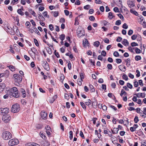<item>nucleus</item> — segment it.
<instances>
[{
	"label": "nucleus",
	"instance_id": "1",
	"mask_svg": "<svg viewBox=\"0 0 146 146\" xmlns=\"http://www.w3.org/2000/svg\"><path fill=\"white\" fill-rule=\"evenodd\" d=\"M7 93L10 96L15 98H19V96L20 93L18 92V90L16 87H14L10 88L7 92Z\"/></svg>",
	"mask_w": 146,
	"mask_h": 146
},
{
	"label": "nucleus",
	"instance_id": "2",
	"mask_svg": "<svg viewBox=\"0 0 146 146\" xmlns=\"http://www.w3.org/2000/svg\"><path fill=\"white\" fill-rule=\"evenodd\" d=\"M2 137L4 139L8 140L12 138V135L9 132L4 131L2 133Z\"/></svg>",
	"mask_w": 146,
	"mask_h": 146
},
{
	"label": "nucleus",
	"instance_id": "3",
	"mask_svg": "<svg viewBox=\"0 0 146 146\" xmlns=\"http://www.w3.org/2000/svg\"><path fill=\"white\" fill-rule=\"evenodd\" d=\"M20 105L17 104H15L13 105L11 109V112L13 113H16L20 110Z\"/></svg>",
	"mask_w": 146,
	"mask_h": 146
},
{
	"label": "nucleus",
	"instance_id": "4",
	"mask_svg": "<svg viewBox=\"0 0 146 146\" xmlns=\"http://www.w3.org/2000/svg\"><path fill=\"white\" fill-rule=\"evenodd\" d=\"M13 76L14 78V81L15 83H18L19 84L21 82L22 79V76H20L19 74H15L13 75Z\"/></svg>",
	"mask_w": 146,
	"mask_h": 146
},
{
	"label": "nucleus",
	"instance_id": "5",
	"mask_svg": "<svg viewBox=\"0 0 146 146\" xmlns=\"http://www.w3.org/2000/svg\"><path fill=\"white\" fill-rule=\"evenodd\" d=\"M77 33L78 37H79L85 35L84 31L81 27H78L77 31Z\"/></svg>",
	"mask_w": 146,
	"mask_h": 146
},
{
	"label": "nucleus",
	"instance_id": "6",
	"mask_svg": "<svg viewBox=\"0 0 146 146\" xmlns=\"http://www.w3.org/2000/svg\"><path fill=\"white\" fill-rule=\"evenodd\" d=\"M19 143V140L17 139L14 138L9 140L8 145L10 146H13L18 144Z\"/></svg>",
	"mask_w": 146,
	"mask_h": 146
},
{
	"label": "nucleus",
	"instance_id": "7",
	"mask_svg": "<svg viewBox=\"0 0 146 146\" xmlns=\"http://www.w3.org/2000/svg\"><path fill=\"white\" fill-rule=\"evenodd\" d=\"M10 117L7 114L6 115L3 116L2 119L3 120L5 123H7L10 120Z\"/></svg>",
	"mask_w": 146,
	"mask_h": 146
},
{
	"label": "nucleus",
	"instance_id": "8",
	"mask_svg": "<svg viewBox=\"0 0 146 146\" xmlns=\"http://www.w3.org/2000/svg\"><path fill=\"white\" fill-rule=\"evenodd\" d=\"M9 108H2V115H6L9 112Z\"/></svg>",
	"mask_w": 146,
	"mask_h": 146
},
{
	"label": "nucleus",
	"instance_id": "9",
	"mask_svg": "<svg viewBox=\"0 0 146 146\" xmlns=\"http://www.w3.org/2000/svg\"><path fill=\"white\" fill-rule=\"evenodd\" d=\"M127 4L129 8H131L132 7H133L135 6V5L134 3L131 1H128L127 2Z\"/></svg>",
	"mask_w": 146,
	"mask_h": 146
},
{
	"label": "nucleus",
	"instance_id": "10",
	"mask_svg": "<svg viewBox=\"0 0 146 146\" xmlns=\"http://www.w3.org/2000/svg\"><path fill=\"white\" fill-rule=\"evenodd\" d=\"M40 115L43 119H46L47 118V113L44 111H42L40 113Z\"/></svg>",
	"mask_w": 146,
	"mask_h": 146
},
{
	"label": "nucleus",
	"instance_id": "11",
	"mask_svg": "<svg viewBox=\"0 0 146 146\" xmlns=\"http://www.w3.org/2000/svg\"><path fill=\"white\" fill-rule=\"evenodd\" d=\"M5 87V85L4 83H2L0 84V93L3 91Z\"/></svg>",
	"mask_w": 146,
	"mask_h": 146
},
{
	"label": "nucleus",
	"instance_id": "12",
	"mask_svg": "<svg viewBox=\"0 0 146 146\" xmlns=\"http://www.w3.org/2000/svg\"><path fill=\"white\" fill-rule=\"evenodd\" d=\"M43 64L44 69L47 71L49 70H50V68L47 62L46 61L45 62H44Z\"/></svg>",
	"mask_w": 146,
	"mask_h": 146
},
{
	"label": "nucleus",
	"instance_id": "13",
	"mask_svg": "<svg viewBox=\"0 0 146 146\" xmlns=\"http://www.w3.org/2000/svg\"><path fill=\"white\" fill-rule=\"evenodd\" d=\"M122 43L123 45L125 46H126L127 45L128 46L129 44V43L128 40L125 39L123 40L122 42Z\"/></svg>",
	"mask_w": 146,
	"mask_h": 146
},
{
	"label": "nucleus",
	"instance_id": "14",
	"mask_svg": "<svg viewBox=\"0 0 146 146\" xmlns=\"http://www.w3.org/2000/svg\"><path fill=\"white\" fill-rule=\"evenodd\" d=\"M27 146H40L39 145L35 143H33L32 144L29 143H27Z\"/></svg>",
	"mask_w": 146,
	"mask_h": 146
},
{
	"label": "nucleus",
	"instance_id": "15",
	"mask_svg": "<svg viewBox=\"0 0 146 146\" xmlns=\"http://www.w3.org/2000/svg\"><path fill=\"white\" fill-rule=\"evenodd\" d=\"M21 92L22 93V96L23 98H25L26 97V94L25 90L23 88H21L20 89Z\"/></svg>",
	"mask_w": 146,
	"mask_h": 146
},
{
	"label": "nucleus",
	"instance_id": "16",
	"mask_svg": "<svg viewBox=\"0 0 146 146\" xmlns=\"http://www.w3.org/2000/svg\"><path fill=\"white\" fill-rule=\"evenodd\" d=\"M108 17L110 19H112L114 18L115 16L113 15L112 13L110 12L108 13Z\"/></svg>",
	"mask_w": 146,
	"mask_h": 146
},
{
	"label": "nucleus",
	"instance_id": "17",
	"mask_svg": "<svg viewBox=\"0 0 146 146\" xmlns=\"http://www.w3.org/2000/svg\"><path fill=\"white\" fill-rule=\"evenodd\" d=\"M130 12L131 13L135 15L136 16H137L138 15V14L137 12L133 10L132 9H131L130 10Z\"/></svg>",
	"mask_w": 146,
	"mask_h": 146
},
{
	"label": "nucleus",
	"instance_id": "18",
	"mask_svg": "<svg viewBox=\"0 0 146 146\" xmlns=\"http://www.w3.org/2000/svg\"><path fill=\"white\" fill-rule=\"evenodd\" d=\"M130 59L129 58H128L127 60H125V61L126 62V65L127 66H129L131 65L130 63Z\"/></svg>",
	"mask_w": 146,
	"mask_h": 146
},
{
	"label": "nucleus",
	"instance_id": "19",
	"mask_svg": "<svg viewBox=\"0 0 146 146\" xmlns=\"http://www.w3.org/2000/svg\"><path fill=\"white\" fill-rule=\"evenodd\" d=\"M90 91L91 92H95V89L93 86L91 84L89 85Z\"/></svg>",
	"mask_w": 146,
	"mask_h": 146
},
{
	"label": "nucleus",
	"instance_id": "20",
	"mask_svg": "<svg viewBox=\"0 0 146 146\" xmlns=\"http://www.w3.org/2000/svg\"><path fill=\"white\" fill-rule=\"evenodd\" d=\"M57 95H55L53 96L52 98V100L50 102L51 103H52L57 98Z\"/></svg>",
	"mask_w": 146,
	"mask_h": 146
},
{
	"label": "nucleus",
	"instance_id": "21",
	"mask_svg": "<svg viewBox=\"0 0 146 146\" xmlns=\"http://www.w3.org/2000/svg\"><path fill=\"white\" fill-rule=\"evenodd\" d=\"M17 12L21 16L23 15H24V13L21 11L20 9H18L17 10Z\"/></svg>",
	"mask_w": 146,
	"mask_h": 146
},
{
	"label": "nucleus",
	"instance_id": "22",
	"mask_svg": "<svg viewBox=\"0 0 146 146\" xmlns=\"http://www.w3.org/2000/svg\"><path fill=\"white\" fill-rule=\"evenodd\" d=\"M84 73L83 72H80V80L81 81L82 80V79L84 78Z\"/></svg>",
	"mask_w": 146,
	"mask_h": 146
},
{
	"label": "nucleus",
	"instance_id": "23",
	"mask_svg": "<svg viewBox=\"0 0 146 146\" xmlns=\"http://www.w3.org/2000/svg\"><path fill=\"white\" fill-rule=\"evenodd\" d=\"M30 13L32 14L34 16L36 17V14L34 11H33L32 9H30L29 10Z\"/></svg>",
	"mask_w": 146,
	"mask_h": 146
},
{
	"label": "nucleus",
	"instance_id": "24",
	"mask_svg": "<svg viewBox=\"0 0 146 146\" xmlns=\"http://www.w3.org/2000/svg\"><path fill=\"white\" fill-rule=\"evenodd\" d=\"M119 68L120 69V70L121 71H122L123 68L125 70V71H125V69H126L124 65H120L119 66Z\"/></svg>",
	"mask_w": 146,
	"mask_h": 146
},
{
	"label": "nucleus",
	"instance_id": "25",
	"mask_svg": "<svg viewBox=\"0 0 146 146\" xmlns=\"http://www.w3.org/2000/svg\"><path fill=\"white\" fill-rule=\"evenodd\" d=\"M100 44V42L98 41H95L94 44V46L98 47L99 46Z\"/></svg>",
	"mask_w": 146,
	"mask_h": 146
},
{
	"label": "nucleus",
	"instance_id": "26",
	"mask_svg": "<svg viewBox=\"0 0 146 146\" xmlns=\"http://www.w3.org/2000/svg\"><path fill=\"white\" fill-rule=\"evenodd\" d=\"M33 31L36 33L38 35H40L39 31L36 27L34 28Z\"/></svg>",
	"mask_w": 146,
	"mask_h": 146
},
{
	"label": "nucleus",
	"instance_id": "27",
	"mask_svg": "<svg viewBox=\"0 0 146 146\" xmlns=\"http://www.w3.org/2000/svg\"><path fill=\"white\" fill-rule=\"evenodd\" d=\"M51 13H53V16L55 17H56L58 15V11H52Z\"/></svg>",
	"mask_w": 146,
	"mask_h": 146
},
{
	"label": "nucleus",
	"instance_id": "28",
	"mask_svg": "<svg viewBox=\"0 0 146 146\" xmlns=\"http://www.w3.org/2000/svg\"><path fill=\"white\" fill-rule=\"evenodd\" d=\"M141 59V56L139 55L136 56L135 57V59L136 61L140 60Z\"/></svg>",
	"mask_w": 146,
	"mask_h": 146
},
{
	"label": "nucleus",
	"instance_id": "29",
	"mask_svg": "<svg viewBox=\"0 0 146 146\" xmlns=\"http://www.w3.org/2000/svg\"><path fill=\"white\" fill-rule=\"evenodd\" d=\"M80 104L81 106L83 109H84L85 110H86V106L85 105L84 103L83 102H80Z\"/></svg>",
	"mask_w": 146,
	"mask_h": 146
},
{
	"label": "nucleus",
	"instance_id": "30",
	"mask_svg": "<svg viewBox=\"0 0 146 146\" xmlns=\"http://www.w3.org/2000/svg\"><path fill=\"white\" fill-rule=\"evenodd\" d=\"M135 51L137 54H139L141 53V50L138 48L136 47L135 48Z\"/></svg>",
	"mask_w": 146,
	"mask_h": 146
},
{
	"label": "nucleus",
	"instance_id": "31",
	"mask_svg": "<svg viewBox=\"0 0 146 146\" xmlns=\"http://www.w3.org/2000/svg\"><path fill=\"white\" fill-rule=\"evenodd\" d=\"M65 38V35L64 34H62L60 36L59 38L61 40H63Z\"/></svg>",
	"mask_w": 146,
	"mask_h": 146
},
{
	"label": "nucleus",
	"instance_id": "32",
	"mask_svg": "<svg viewBox=\"0 0 146 146\" xmlns=\"http://www.w3.org/2000/svg\"><path fill=\"white\" fill-rule=\"evenodd\" d=\"M34 42L35 45L37 46H39V44L36 38L34 39Z\"/></svg>",
	"mask_w": 146,
	"mask_h": 146
},
{
	"label": "nucleus",
	"instance_id": "33",
	"mask_svg": "<svg viewBox=\"0 0 146 146\" xmlns=\"http://www.w3.org/2000/svg\"><path fill=\"white\" fill-rule=\"evenodd\" d=\"M88 42H88L87 39H85L83 41V44L84 46H86V42Z\"/></svg>",
	"mask_w": 146,
	"mask_h": 146
},
{
	"label": "nucleus",
	"instance_id": "34",
	"mask_svg": "<svg viewBox=\"0 0 146 146\" xmlns=\"http://www.w3.org/2000/svg\"><path fill=\"white\" fill-rule=\"evenodd\" d=\"M139 121L138 117L137 116H135L134 119V121L135 123H137Z\"/></svg>",
	"mask_w": 146,
	"mask_h": 146
},
{
	"label": "nucleus",
	"instance_id": "35",
	"mask_svg": "<svg viewBox=\"0 0 146 146\" xmlns=\"http://www.w3.org/2000/svg\"><path fill=\"white\" fill-rule=\"evenodd\" d=\"M45 146H49L50 145V142L47 141H45L44 143Z\"/></svg>",
	"mask_w": 146,
	"mask_h": 146
},
{
	"label": "nucleus",
	"instance_id": "36",
	"mask_svg": "<svg viewBox=\"0 0 146 146\" xmlns=\"http://www.w3.org/2000/svg\"><path fill=\"white\" fill-rule=\"evenodd\" d=\"M40 137L44 139L45 140L46 139V136L43 133H40Z\"/></svg>",
	"mask_w": 146,
	"mask_h": 146
},
{
	"label": "nucleus",
	"instance_id": "37",
	"mask_svg": "<svg viewBox=\"0 0 146 146\" xmlns=\"http://www.w3.org/2000/svg\"><path fill=\"white\" fill-rule=\"evenodd\" d=\"M69 133L70 134V136L69 137L70 138V140H71L73 138V133L72 132V131H70L69 132Z\"/></svg>",
	"mask_w": 146,
	"mask_h": 146
},
{
	"label": "nucleus",
	"instance_id": "38",
	"mask_svg": "<svg viewBox=\"0 0 146 146\" xmlns=\"http://www.w3.org/2000/svg\"><path fill=\"white\" fill-rule=\"evenodd\" d=\"M122 77L123 79L125 80H127L128 79L127 76L125 74H124L123 75Z\"/></svg>",
	"mask_w": 146,
	"mask_h": 146
},
{
	"label": "nucleus",
	"instance_id": "39",
	"mask_svg": "<svg viewBox=\"0 0 146 146\" xmlns=\"http://www.w3.org/2000/svg\"><path fill=\"white\" fill-rule=\"evenodd\" d=\"M131 45L132 47H134L135 46H138V44L137 43L135 42H132L131 43Z\"/></svg>",
	"mask_w": 146,
	"mask_h": 146
},
{
	"label": "nucleus",
	"instance_id": "40",
	"mask_svg": "<svg viewBox=\"0 0 146 146\" xmlns=\"http://www.w3.org/2000/svg\"><path fill=\"white\" fill-rule=\"evenodd\" d=\"M43 14L44 16L45 17H46L48 18H49V15H47V12L46 11H44L43 13Z\"/></svg>",
	"mask_w": 146,
	"mask_h": 146
},
{
	"label": "nucleus",
	"instance_id": "41",
	"mask_svg": "<svg viewBox=\"0 0 146 146\" xmlns=\"http://www.w3.org/2000/svg\"><path fill=\"white\" fill-rule=\"evenodd\" d=\"M121 23V21L120 20H118L115 22V24L117 25H120Z\"/></svg>",
	"mask_w": 146,
	"mask_h": 146
},
{
	"label": "nucleus",
	"instance_id": "42",
	"mask_svg": "<svg viewBox=\"0 0 146 146\" xmlns=\"http://www.w3.org/2000/svg\"><path fill=\"white\" fill-rule=\"evenodd\" d=\"M113 54L116 57L118 56L119 55V54L117 51L114 52L113 53Z\"/></svg>",
	"mask_w": 146,
	"mask_h": 146
},
{
	"label": "nucleus",
	"instance_id": "43",
	"mask_svg": "<svg viewBox=\"0 0 146 146\" xmlns=\"http://www.w3.org/2000/svg\"><path fill=\"white\" fill-rule=\"evenodd\" d=\"M122 27L123 29H127L128 27V26L126 23H124L122 26Z\"/></svg>",
	"mask_w": 146,
	"mask_h": 146
},
{
	"label": "nucleus",
	"instance_id": "44",
	"mask_svg": "<svg viewBox=\"0 0 146 146\" xmlns=\"http://www.w3.org/2000/svg\"><path fill=\"white\" fill-rule=\"evenodd\" d=\"M127 86L130 89H132L133 87L132 85L130 83H127Z\"/></svg>",
	"mask_w": 146,
	"mask_h": 146
},
{
	"label": "nucleus",
	"instance_id": "45",
	"mask_svg": "<svg viewBox=\"0 0 146 146\" xmlns=\"http://www.w3.org/2000/svg\"><path fill=\"white\" fill-rule=\"evenodd\" d=\"M137 35H134L131 36V39L133 40H135L137 38Z\"/></svg>",
	"mask_w": 146,
	"mask_h": 146
},
{
	"label": "nucleus",
	"instance_id": "46",
	"mask_svg": "<svg viewBox=\"0 0 146 146\" xmlns=\"http://www.w3.org/2000/svg\"><path fill=\"white\" fill-rule=\"evenodd\" d=\"M107 66L109 70H111L112 69V65L110 64H108Z\"/></svg>",
	"mask_w": 146,
	"mask_h": 146
},
{
	"label": "nucleus",
	"instance_id": "47",
	"mask_svg": "<svg viewBox=\"0 0 146 146\" xmlns=\"http://www.w3.org/2000/svg\"><path fill=\"white\" fill-rule=\"evenodd\" d=\"M115 60L117 64L120 63L122 62V60L120 59H116Z\"/></svg>",
	"mask_w": 146,
	"mask_h": 146
},
{
	"label": "nucleus",
	"instance_id": "48",
	"mask_svg": "<svg viewBox=\"0 0 146 146\" xmlns=\"http://www.w3.org/2000/svg\"><path fill=\"white\" fill-rule=\"evenodd\" d=\"M133 31L132 30L130 29L128 31V34L130 36L133 34Z\"/></svg>",
	"mask_w": 146,
	"mask_h": 146
},
{
	"label": "nucleus",
	"instance_id": "49",
	"mask_svg": "<svg viewBox=\"0 0 146 146\" xmlns=\"http://www.w3.org/2000/svg\"><path fill=\"white\" fill-rule=\"evenodd\" d=\"M49 28L50 29L51 31H53L54 29V27L52 24H50L49 25Z\"/></svg>",
	"mask_w": 146,
	"mask_h": 146
},
{
	"label": "nucleus",
	"instance_id": "50",
	"mask_svg": "<svg viewBox=\"0 0 146 146\" xmlns=\"http://www.w3.org/2000/svg\"><path fill=\"white\" fill-rule=\"evenodd\" d=\"M138 132L139 134L140 135H143V131H142L141 129H140L138 131Z\"/></svg>",
	"mask_w": 146,
	"mask_h": 146
},
{
	"label": "nucleus",
	"instance_id": "51",
	"mask_svg": "<svg viewBox=\"0 0 146 146\" xmlns=\"http://www.w3.org/2000/svg\"><path fill=\"white\" fill-rule=\"evenodd\" d=\"M80 136L82 137V138L83 139H84L85 137L84 136V134L83 133V132L82 131H80Z\"/></svg>",
	"mask_w": 146,
	"mask_h": 146
},
{
	"label": "nucleus",
	"instance_id": "52",
	"mask_svg": "<svg viewBox=\"0 0 146 146\" xmlns=\"http://www.w3.org/2000/svg\"><path fill=\"white\" fill-rule=\"evenodd\" d=\"M140 94V97L142 98H144L145 96V93H139Z\"/></svg>",
	"mask_w": 146,
	"mask_h": 146
},
{
	"label": "nucleus",
	"instance_id": "53",
	"mask_svg": "<svg viewBox=\"0 0 146 146\" xmlns=\"http://www.w3.org/2000/svg\"><path fill=\"white\" fill-rule=\"evenodd\" d=\"M136 128L135 127H131L130 128V130L131 131L133 132L135 131Z\"/></svg>",
	"mask_w": 146,
	"mask_h": 146
},
{
	"label": "nucleus",
	"instance_id": "54",
	"mask_svg": "<svg viewBox=\"0 0 146 146\" xmlns=\"http://www.w3.org/2000/svg\"><path fill=\"white\" fill-rule=\"evenodd\" d=\"M113 10L114 11H115V12H119V9L117 7H114L113 9Z\"/></svg>",
	"mask_w": 146,
	"mask_h": 146
},
{
	"label": "nucleus",
	"instance_id": "55",
	"mask_svg": "<svg viewBox=\"0 0 146 146\" xmlns=\"http://www.w3.org/2000/svg\"><path fill=\"white\" fill-rule=\"evenodd\" d=\"M106 53L105 51L103 50L101 52V55L104 56H105L106 55Z\"/></svg>",
	"mask_w": 146,
	"mask_h": 146
},
{
	"label": "nucleus",
	"instance_id": "56",
	"mask_svg": "<svg viewBox=\"0 0 146 146\" xmlns=\"http://www.w3.org/2000/svg\"><path fill=\"white\" fill-rule=\"evenodd\" d=\"M56 50H55L54 52V54L57 58H59L60 57V55L59 54V53L58 52H56Z\"/></svg>",
	"mask_w": 146,
	"mask_h": 146
},
{
	"label": "nucleus",
	"instance_id": "57",
	"mask_svg": "<svg viewBox=\"0 0 146 146\" xmlns=\"http://www.w3.org/2000/svg\"><path fill=\"white\" fill-rule=\"evenodd\" d=\"M138 83L137 81H135L134 82V86L135 87H137L138 86Z\"/></svg>",
	"mask_w": 146,
	"mask_h": 146
},
{
	"label": "nucleus",
	"instance_id": "58",
	"mask_svg": "<svg viewBox=\"0 0 146 146\" xmlns=\"http://www.w3.org/2000/svg\"><path fill=\"white\" fill-rule=\"evenodd\" d=\"M68 67L69 70L71 69V64L70 62H69L68 64Z\"/></svg>",
	"mask_w": 146,
	"mask_h": 146
},
{
	"label": "nucleus",
	"instance_id": "59",
	"mask_svg": "<svg viewBox=\"0 0 146 146\" xmlns=\"http://www.w3.org/2000/svg\"><path fill=\"white\" fill-rule=\"evenodd\" d=\"M104 42L106 43H109L110 42L109 40L107 38H106L104 40Z\"/></svg>",
	"mask_w": 146,
	"mask_h": 146
},
{
	"label": "nucleus",
	"instance_id": "60",
	"mask_svg": "<svg viewBox=\"0 0 146 146\" xmlns=\"http://www.w3.org/2000/svg\"><path fill=\"white\" fill-rule=\"evenodd\" d=\"M89 19L91 21H93L95 20V18L93 16H90V17Z\"/></svg>",
	"mask_w": 146,
	"mask_h": 146
},
{
	"label": "nucleus",
	"instance_id": "61",
	"mask_svg": "<svg viewBox=\"0 0 146 146\" xmlns=\"http://www.w3.org/2000/svg\"><path fill=\"white\" fill-rule=\"evenodd\" d=\"M139 85L141 86H143V81L141 80H139Z\"/></svg>",
	"mask_w": 146,
	"mask_h": 146
},
{
	"label": "nucleus",
	"instance_id": "62",
	"mask_svg": "<svg viewBox=\"0 0 146 146\" xmlns=\"http://www.w3.org/2000/svg\"><path fill=\"white\" fill-rule=\"evenodd\" d=\"M64 12L66 16H68L69 14V12L68 10H64Z\"/></svg>",
	"mask_w": 146,
	"mask_h": 146
},
{
	"label": "nucleus",
	"instance_id": "63",
	"mask_svg": "<svg viewBox=\"0 0 146 146\" xmlns=\"http://www.w3.org/2000/svg\"><path fill=\"white\" fill-rule=\"evenodd\" d=\"M44 9V7H43L40 6L39 7L38 9L39 11H42Z\"/></svg>",
	"mask_w": 146,
	"mask_h": 146
},
{
	"label": "nucleus",
	"instance_id": "64",
	"mask_svg": "<svg viewBox=\"0 0 146 146\" xmlns=\"http://www.w3.org/2000/svg\"><path fill=\"white\" fill-rule=\"evenodd\" d=\"M122 40V38L120 37H118L117 38L116 41L118 42H120Z\"/></svg>",
	"mask_w": 146,
	"mask_h": 146
}]
</instances>
